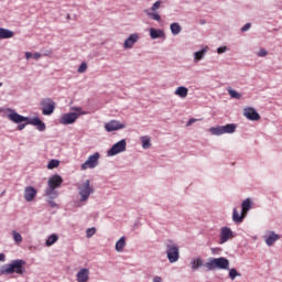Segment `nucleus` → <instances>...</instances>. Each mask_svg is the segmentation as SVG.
Returning a JSON list of instances; mask_svg holds the SVG:
<instances>
[{
    "label": "nucleus",
    "mask_w": 282,
    "mask_h": 282,
    "mask_svg": "<svg viewBox=\"0 0 282 282\" xmlns=\"http://www.w3.org/2000/svg\"><path fill=\"white\" fill-rule=\"evenodd\" d=\"M267 54L268 51L265 48H260L259 52L257 53V56H259V58H263L265 57Z\"/></svg>",
    "instance_id": "obj_39"
},
{
    "label": "nucleus",
    "mask_w": 282,
    "mask_h": 282,
    "mask_svg": "<svg viewBox=\"0 0 282 282\" xmlns=\"http://www.w3.org/2000/svg\"><path fill=\"white\" fill-rule=\"evenodd\" d=\"M0 261L2 263L6 261V253H0Z\"/></svg>",
    "instance_id": "obj_47"
},
{
    "label": "nucleus",
    "mask_w": 282,
    "mask_h": 282,
    "mask_svg": "<svg viewBox=\"0 0 282 282\" xmlns=\"http://www.w3.org/2000/svg\"><path fill=\"white\" fill-rule=\"evenodd\" d=\"M152 282H162V278L156 275V276L153 278Z\"/></svg>",
    "instance_id": "obj_45"
},
{
    "label": "nucleus",
    "mask_w": 282,
    "mask_h": 282,
    "mask_svg": "<svg viewBox=\"0 0 282 282\" xmlns=\"http://www.w3.org/2000/svg\"><path fill=\"white\" fill-rule=\"evenodd\" d=\"M193 122H196V119H189L187 122V127H191V124H193Z\"/></svg>",
    "instance_id": "obj_48"
},
{
    "label": "nucleus",
    "mask_w": 282,
    "mask_h": 282,
    "mask_svg": "<svg viewBox=\"0 0 282 282\" xmlns=\"http://www.w3.org/2000/svg\"><path fill=\"white\" fill-rule=\"evenodd\" d=\"M25 274V260L17 259L12 260L11 263L4 264L0 268V274Z\"/></svg>",
    "instance_id": "obj_2"
},
{
    "label": "nucleus",
    "mask_w": 282,
    "mask_h": 282,
    "mask_svg": "<svg viewBox=\"0 0 282 282\" xmlns=\"http://www.w3.org/2000/svg\"><path fill=\"white\" fill-rule=\"evenodd\" d=\"M225 52H228V47L227 46H219L217 48V53L218 54H225Z\"/></svg>",
    "instance_id": "obj_42"
},
{
    "label": "nucleus",
    "mask_w": 282,
    "mask_h": 282,
    "mask_svg": "<svg viewBox=\"0 0 282 282\" xmlns=\"http://www.w3.org/2000/svg\"><path fill=\"white\" fill-rule=\"evenodd\" d=\"M56 241H58V235L52 234V235L48 236V238L46 239L45 246H47V247L54 246V243H56Z\"/></svg>",
    "instance_id": "obj_30"
},
{
    "label": "nucleus",
    "mask_w": 282,
    "mask_h": 282,
    "mask_svg": "<svg viewBox=\"0 0 282 282\" xmlns=\"http://www.w3.org/2000/svg\"><path fill=\"white\" fill-rule=\"evenodd\" d=\"M61 184H63V177H61V175L55 174L51 176L47 182V188L45 189L46 197L56 199V197H58V191H56V188H61Z\"/></svg>",
    "instance_id": "obj_3"
},
{
    "label": "nucleus",
    "mask_w": 282,
    "mask_h": 282,
    "mask_svg": "<svg viewBox=\"0 0 282 282\" xmlns=\"http://www.w3.org/2000/svg\"><path fill=\"white\" fill-rule=\"evenodd\" d=\"M250 28H252L251 23H246L242 28H241V32H248V30H250Z\"/></svg>",
    "instance_id": "obj_43"
},
{
    "label": "nucleus",
    "mask_w": 282,
    "mask_h": 282,
    "mask_svg": "<svg viewBox=\"0 0 282 282\" xmlns=\"http://www.w3.org/2000/svg\"><path fill=\"white\" fill-rule=\"evenodd\" d=\"M243 219H246V214H243V212H241V214H239L237 208H234L232 209V221L235 224H241L243 221Z\"/></svg>",
    "instance_id": "obj_21"
},
{
    "label": "nucleus",
    "mask_w": 282,
    "mask_h": 282,
    "mask_svg": "<svg viewBox=\"0 0 282 282\" xmlns=\"http://www.w3.org/2000/svg\"><path fill=\"white\" fill-rule=\"evenodd\" d=\"M72 111H75L74 113L77 115V118H79V116H87V112H85L80 107H73Z\"/></svg>",
    "instance_id": "obj_34"
},
{
    "label": "nucleus",
    "mask_w": 282,
    "mask_h": 282,
    "mask_svg": "<svg viewBox=\"0 0 282 282\" xmlns=\"http://www.w3.org/2000/svg\"><path fill=\"white\" fill-rule=\"evenodd\" d=\"M10 113L7 115V118L11 121L14 122V124H19L21 122H26V124H32L33 127H35L37 129V131H45L46 126L45 122H43V120H41V118L39 117H23L21 116L19 112H15L12 109H9Z\"/></svg>",
    "instance_id": "obj_1"
},
{
    "label": "nucleus",
    "mask_w": 282,
    "mask_h": 282,
    "mask_svg": "<svg viewBox=\"0 0 282 282\" xmlns=\"http://www.w3.org/2000/svg\"><path fill=\"white\" fill-rule=\"evenodd\" d=\"M170 30H171V33L173 34V36H177V34H180L182 32V25H180V23H177V22H173L170 25Z\"/></svg>",
    "instance_id": "obj_26"
},
{
    "label": "nucleus",
    "mask_w": 282,
    "mask_h": 282,
    "mask_svg": "<svg viewBox=\"0 0 282 282\" xmlns=\"http://www.w3.org/2000/svg\"><path fill=\"white\" fill-rule=\"evenodd\" d=\"M12 237H13L14 243H17V246H20V243H23V236H21L19 234V231L13 230L12 231Z\"/></svg>",
    "instance_id": "obj_31"
},
{
    "label": "nucleus",
    "mask_w": 282,
    "mask_h": 282,
    "mask_svg": "<svg viewBox=\"0 0 282 282\" xmlns=\"http://www.w3.org/2000/svg\"><path fill=\"white\" fill-rule=\"evenodd\" d=\"M237 276H241V273H239L237 271V269L232 268V269H229V279L231 281H235L237 279Z\"/></svg>",
    "instance_id": "obj_33"
},
{
    "label": "nucleus",
    "mask_w": 282,
    "mask_h": 282,
    "mask_svg": "<svg viewBox=\"0 0 282 282\" xmlns=\"http://www.w3.org/2000/svg\"><path fill=\"white\" fill-rule=\"evenodd\" d=\"M166 254L170 263L180 261V247L173 240H167L165 243Z\"/></svg>",
    "instance_id": "obj_6"
},
{
    "label": "nucleus",
    "mask_w": 282,
    "mask_h": 282,
    "mask_svg": "<svg viewBox=\"0 0 282 282\" xmlns=\"http://www.w3.org/2000/svg\"><path fill=\"white\" fill-rule=\"evenodd\" d=\"M33 57V54L32 53H30V52H26L25 53V58H26V61H30V58H32Z\"/></svg>",
    "instance_id": "obj_44"
},
{
    "label": "nucleus",
    "mask_w": 282,
    "mask_h": 282,
    "mask_svg": "<svg viewBox=\"0 0 282 282\" xmlns=\"http://www.w3.org/2000/svg\"><path fill=\"white\" fill-rule=\"evenodd\" d=\"M192 272H197L199 268H206V263H204V259L202 257L193 258L191 261Z\"/></svg>",
    "instance_id": "obj_16"
},
{
    "label": "nucleus",
    "mask_w": 282,
    "mask_h": 282,
    "mask_svg": "<svg viewBox=\"0 0 282 282\" xmlns=\"http://www.w3.org/2000/svg\"><path fill=\"white\" fill-rule=\"evenodd\" d=\"M227 91H228L230 98H234L235 100L241 99V94H239L237 90H235L232 88H228Z\"/></svg>",
    "instance_id": "obj_32"
},
{
    "label": "nucleus",
    "mask_w": 282,
    "mask_h": 282,
    "mask_svg": "<svg viewBox=\"0 0 282 282\" xmlns=\"http://www.w3.org/2000/svg\"><path fill=\"white\" fill-rule=\"evenodd\" d=\"M14 36V32L10 31V29L0 28V41L3 39H12Z\"/></svg>",
    "instance_id": "obj_23"
},
{
    "label": "nucleus",
    "mask_w": 282,
    "mask_h": 282,
    "mask_svg": "<svg viewBox=\"0 0 282 282\" xmlns=\"http://www.w3.org/2000/svg\"><path fill=\"white\" fill-rule=\"evenodd\" d=\"M42 107L43 116H52L54 113V109H56V102L52 100V98H44L40 102Z\"/></svg>",
    "instance_id": "obj_8"
},
{
    "label": "nucleus",
    "mask_w": 282,
    "mask_h": 282,
    "mask_svg": "<svg viewBox=\"0 0 282 282\" xmlns=\"http://www.w3.org/2000/svg\"><path fill=\"white\" fill-rule=\"evenodd\" d=\"M124 123H120V121L117 120H111L107 123H105V129L108 133H111L113 131H120V129H126Z\"/></svg>",
    "instance_id": "obj_13"
},
{
    "label": "nucleus",
    "mask_w": 282,
    "mask_h": 282,
    "mask_svg": "<svg viewBox=\"0 0 282 282\" xmlns=\"http://www.w3.org/2000/svg\"><path fill=\"white\" fill-rule=\"evenodd\" d=\"M151 39H164V31L160 29H150Z\"/></svg>",
    "instance_id": "obj_24"
},
{
    "label": "nucleus",
    "mask_w": 282,
    "mask_h": 282,
    "mask_svg": "<svg viewBox=\"0 0 282 282\" xmlns=\"http://www.w3.org/2000/svg\"><path fill=\"white\" fill-rule=\"evenodd\" d=\"M61 164V162L56 159H53L48 162L47 164V169L52 170V169H56L58 167V165Z\"/></svg>",
    "instance_id": "obj_35"
},
{
    "label": "nucleus",
    "mask_w": 282,
    "mask_h": 282,
    "mask_svg": "<svg viewBox=\"0 0 282 282\" xmlns=\"http://www.w3.org/2000/svg\"><path fill=\"white\" fill-rule=\"evenodd\" d=\"M77 282H88L89 281V269L83 268L76 273Z\"/></svg>",
    "instance_id": "obj_18"
},
{
    "label": "nucleus",
    "mask_w": 282,
    "mask_h": 282,
    "mask_svg": "<svg viewBox=\"0 0 282 282\" xmlns=\"http://www.w3.org/2000/svg\"><path fill=\"white\" fill-rule=\"evenodd\" d=\"M208 54V46L203 47L200 51L194 53V63H199V61H204Z\"/></svg>",
    "instance_id": "obj_19"
},
{
    "label": "nucleus",
    "mask_w": 282,
    "mask_h": 282,
    "mask_svg": "<svg viewBox=\"0 0 282 282\" xmlns=\"http://www.w3.org/2000/svg\"><path fill=\"white\" fill-rule=\"evenodd\" d=\"M48 206H51V208H58V204H56V202H54V198H50L47 200Z\"/></svg>",
    "instance_id": "obj_40"
},
{
    "label": "nucleus",
    "mask_w": 282,
    "mask_h": 282,
    "mask_svg": "<svg viewBox=\"0 0 282 282\" xmlns=\"http://www.w3.org/2000/svg\"><path fill=\"white\" fill-rule=\"evenodd\" d=\"M237 131V124L235 123H227L225 126L212 127L209 132L212 135H224L225 133H235Z\"/></svg>",
    "instance_id": "obj_7"
},
{
    "label": "nucleus",
    "mask_w": 282,
    "mask_h": 282,
    "mask_svg": "<svg viewBox=\"0 0 282 282\" xmlns=\"http://www.w3.org/2000/svg\"><path fill=\"white\" fill-rule=\"evenodd\" d=\"M140 41V34L132 33L128 36V39L123 43L124 50H131L133 47V44Z\"/></svg>",
    "instance_id": "obj_14"
},
{
    "label": "nucleus",
    "mask_w": 282,
    "mask_h": 282,
    "mask_svg": "<svg viewBox=\"0 0 282 282\" xmlns=\"http://www.w3.org/2000/svg\"><path fill=\"white\" fill-rule=\"evenodd\" d=\"M162 6V1H155L152 7L150 9H145V10H150L151 12H156V10H160V7Z\"/></svg>",
    "instance_id": "obj_36"
},
{
    "label": "nucleus",
    "mask_w": 282,
    "mask_h": 282,
    "mask_svg": "<svg viewBox=\"0 0 282 282\" xmlns=\"http://www.w3.org/2000/svg\"><path fill=\"white\" fill-rule=\"evenodd\" d=\"M144 13L147 14V17H149V19H152V21H162V17H160V13L155 11L144 10Z\"/></svg>",
    "instance_id": "obj_25"
},
{
    "label": "nucleus",
    "mask_w": 282,
    "mask_h": 282,
    "mask_svg": "<svg viewBox=\"0 0 282 282\" xmlns=\"http://www.w3.org/2000/svg\"><path fill=\"white\" fill-rule=\"evenodd\" d=\"M127 151V140L121 139L119 142L115 143L108 151V158H113L119 153H124Z\"/></svg>",
    "instance_id": "obj_10"
},
{
    "label": "nucleus",
    "mask_w": 282,
    "mask_h": 282,
    "mask_svg": "<svg viewBox=\"0 0 282 282\" xmlns=\"http://www.w3.org/2000/svg\"><path fill=\"white\" fill-rule=\"evenodd\" d=\"M77 191L79 195V202L82 204L87 202L89 197H91V195L95 193L94 186H91V181L89 180L78 183Z\"/></svg>",
    "instance_id": "obj_5"
},
{
    "label": "nucleus",
    "mask_w": 282,
    "mask_h": 282,
    "mask_svg": "<svg viewBox=\"0 0 282 282\" xmlns=\"http://www.w3.org/2000/svg\"><path fill=\"white\" fill-rule=\"evenodd\" d=\"M78 74H85L87 72V63H82L77 69Z\"/></svg>",
    "instance_id": "obj_38"
},
{
    "label": "nucleus",
    "mask_w": 282,
    "mask_h": 282,
    "mask_svg": "<svg viewBox=\"0 0 282 282\" xmlns=\"http://www.w3.org/2000/svg\"><path fill=\"white\" fill-rule=\"evenodd\" d=\"M251 209H252V198H246L241 203L242 215H248V212H250Z\"/></svg>",
    "instance_id": "obj_20"
},
{
    "label": "nucleus",
    "mask_w": 282,
    "mask_h": 282,
    "mask_svg": "<svg viewBox=\"0 0 282 282\" xmlns=\"http://www.w3.org/2000/svg\"><path fill=\"white\" fill-rule=\"evenodd\" d=\"M207 272H213V270H230V260L227 258H209L205 263Z\"/></svg>",
    "instance_id": "obj_4"
},
{
    "label": "nucleus",
    "mask_w": 282,
    "mask_h": 282,
    "mask_svg": "<svg viewBox=\"0 0 282 282\" xmlns=\"http://www.w3.org/2000/svg\"><path fill=\"white\" fill-rule=\"evenodd\" d=\"M100 161V153L95 152L89 155L88 159L80 165L82 171H87V169H96Z\"/></svg>",
    "instance_id": "obj_9"
},
{
    "label": "nucleus",
    "mask_w": 282,
    "mask_h": 282,
    "mask_svg": "<svg viewBox=\"0 0 282 282\" xmlns=\"http://www.w3.org/2000/svg\"><path fill=\"white\" fill-rule=\"evenodd\" d=\"M243 116H246L248 120H261V116L259 115V112H257V109L254 108H245Z\"/></svg>",
    "instance_id": "obj_15"
},
{
    "label": "nucleus",
    "mask_w": 282,
    "mask_h": 282,
    "mask_svg": "<svg viewBox=\"0 0 282 282\" xmlns=\"http://www.w3.org/2000/svg\"><path fill=\"white\" fill-rule=\"evenodd\" d=\"M124 246H127V238L121 237L117 242H116V251L117 252H122L124 250Z\"/></svg>",
    "instance_id": "obj_28"
},
{
    "label": "nucleus",
    "mask_w": 282,
    "mask_h": 282,
    "mask_svg": "<svg viewBox=\"0 0 282 282\" xmlns=\"http://www.w3.org/2000/svg\"><path fill=\"white\" fill-rule=\"evenodd\" d=\"M34 197H36V188L33 186H26L24 188V199L25 202H33Z\"/></svg>",
    "instance_id": "obj_17"
},
{
    "label": "nucleus",
    "mask_w": 282,
    "mask_h": 282,
    "mask_svg": "<svg viewBox=\"0 0 282 282\" xmlns=\"http://www.w3.org/2000/svg\"><path fill=\"white\" fill-rule=\"evenodd\" d=\"M175 95L180 98H186V96H188V88H186L185 86H180L176 88Z\"/></svg>",
    "instance_id": "obj_27"
},
{
    "label": "nucleus",
    "mask_w": 282,
    "mask_h": 282,
    "mask_svg": "<svg viewBox=\"0 0 282 282\" xmlns=\"http://www.w3.org/2000/svg\"><path fill=\"white\" fill-rule=\"evenodd\" d=\"M28 121H23V122H20L19 126H18V130L19 131H23V129H25V127H28Z\"/></svg>",
    "instance_id": "obj_41"
},
{
    "label": "nucleus",
    "mask_w": 282,
    "mask_h": 282,
    "mask_svg": "<svg viewBox=\"0 0 282 282\" xmlns=\"http://www.w3.org/2000/svg\"><path fill=\"white\" fill-rule=\"evenodd\" d=\"M0 87H3V83H0Z\"/></svg>",
    "instance_id": "obj_49"
},
{
    "label": "nucleus",
    "mask_w": 282,
    "mask_h": 282,
    "mask_svg": "<svg viewBox=\"0 0 282 282\" xmlns=\"http://www.w3.org/2000/svg\"><path fill=\"white\" fill-rule=\"evenodd\" d=\"M140 140L142 149H151V138H149L148 135H143L140 138Z\"/></svg>",
    "instance_id": "obj_29"
},
{
    "label": "nucleus",
    "mask_w": 282,
    "mask_h": 282,
    "mask_svg": "<svg viewBox=\"0 0 282 282\" xmlns=\"http://www.w3.org/2000/svg\"><path fill=\"white\" fill-rule=\"evenodd\" d=\"M33 57L35 61H39V58H41V53H34Z\"/></svg>",
    "instance_id": "obj_46"
},
{
    "label": "nucleus",
    "mask_w": 282,
    "mask_h": 282,
    "mask_svg": "<svg viewBox=\"0 0 282 282\" xmlns=\"http://www.w3.org/2000/svg\"><path fill=\"white\" fill-rule=\"evenodd\" d=\"M230 239H235V232L232 231V229L227 226L221 227L219 234V243H227V241H230Z\"/></svg>",
    "instance_id": "obj_11"
},
{
    "label": "nucleus",
    "mask_w": 282,
    "mask_h": 282,
    "mask_svg": "<svg viewBox=\"0 0 282 282\" xmlns=\"http://www.w3.org/2000/svg\"><path fill=\"white\" fill-rule=\"evenodd\" d=\"M78 120V115L75 112H66L59 118V124H74Z\"/></svg>",
    "instance_id": "obj_12"
},
{
    "label": "nucleus",
    "mask_w": 282,
    "mask_h": 282,
    "mask_svg": "<svg viewBox=\"0 0 282 282\" xmlns=\"http://www.w3.org/2000/svg\"><path fill=\"white\" fill-rule=\"evenodd\" d=\"M279 239H281V236L279 234L270 231L269 237L265 238V243L267 246H274V242L279 241Z\"/></svg>",
    "instance_id": "obj_22"
},
{
    "label": "nucleus",
    "mask_w": 282,
    "mask_h": 282,
    "mask_svg": "<svg viewBox=\"0 0 282 282\" xmlns=\"http://www.w3.org/2000/svg\"><path fill=\"white\" fill-rule=\"evenodd\" d=\"M95 235H96V229H95L94 227L88 228V229L86 230V237H87V239H91V237L95 236Z\"/></svg>",
    "instance_id": "obj_37"
}]
</instances>
